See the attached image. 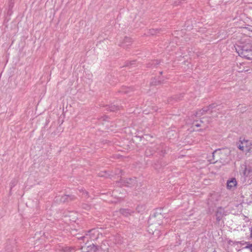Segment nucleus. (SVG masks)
<instances>
[{
	"instance_id": "obj_2",
	"label": "nucleus",
	"mask_w": 252,
	"mask_h": 252,
	"mask_svg": "<svg viewBox=\"0 0 252 252\" xmlns=\"http://www.w3.org/2000/svg\"><path fill=\"white\" fill-rule=\"evenodd\" d=\"M238 148L244 152L248 153L252 152V140L240 138L237 143Z\"/></svg>"
},
{
	"instance_id": "obj_17",
	"label": "nucleus",
	"mask_w": 252,
	"mask_h": 252,
	"mask_svg": "<svg viewBox=\"0 0 252 252\" xmlns=\"http://www.w3.org/2000/svg\"><path fill=\"white\" fill-rule=\"evenodd\" d=\"M128 181H127V184H131V183H130L129 182H130V183H132V182H133L134 181V180L131 179H129L128 180Z\"/></svg>"
},
{
	"instance_id": "obj_6",
	"label": "nucleus",
	"mask_w": 252,
	"mask_h": 252,
	"mask_svg": "<svg viewBox=\"0 0 252 252\" xmlns=\"http://www.w3.org/2000/svg\"><path fill=\"white\" fill-rule=\"evenodd\" d=\"M216 105L215 104H212L209 106L208 108H204L202 110H199L198 112L196 113V115L198 116H200V115H203L205 112H207L209 111L210 110H212L216 107Z\"/></svg>"
},
{
	"instance_id": "obj_5",
	"label": "nucleus",
	"mask_w": 252,
	"mask_h": 252,
	"mask_svg": "<svg viewBox=\"0 0 252 252\" xmlns=\"http://www.w3.org/2000/svg\"><path fill=\"white\" fill-rule=\"evenodd\" d=\"M237 181L235 178H232L227 180V188L228 189H233L237 185Z\"/></svg>"
},
{
	"instance_id": "obj_10",
	"label": "nucleus",
	"mask_w": 252,
	"mask_h": 252,
	"mask_svg": "<svg viewBox=\"0 0 252 252\" xmlns=\"http://www.w3.org/2000/svg\"><path fill=\"white\" fill-rule=\"evenodd\" d=\"M74 198V196H69L68 195H65L63 196H62L61 199V201L62 202H65L66 201H68V200H72Z\"/></svg>"
},
{
	"instance_id": "obj_15",
	"label": "nucleus",
	"mask_w": 252,
	"mask_h": 252,
	"mask_svg": "<svg viewBox=\"0 0 252 252\" xmlns=\"http://www.w3.org/2000/svg\"><path fill=\"white\" fill-rule=\"evenodd\" d=\"M250 238L252 241V225L250 228Z\"/></svg>"
},
{
	"instance_id": "obj_7",
	"label": "nucleus",
	"mask_w": 252,
	"mask_h": 252,
	"mask_svg": "<svg viewBox=\"0 0 252 252\" xmlns=\"http://www.w3.org/2000/svg\"><path fill=\"white\" fill-rule=\"evenodd\" d=\"M224 215V209L221 207L217 209V211L216 213V216L217 220H220Z\"/></svg>"
},
{
	"instance_id": "obj_11",
	"label": "nucleus",
	"mask_w": 252,
	"mask_h": 252,
	"mask_svg": "<svg viewBox=\"0 0 252 252\" xmlns=\"http://www.w3.org/2000/svg\"><path fill=\"white\" fill-rule=\"evenodd\" d=\"M89 235L91 236V237L92 239H94L95 238H94L93 236H92V235H94L95 234H98V231L95 229H92L91 230H90L89 232Z\"/></svg>"
},
{
	"instance_id": "obj_13",
	"label": "nucleus",
	"mask_w": 252,
	"mask_h": 252,
	"mask_svg": "<svg viewBox=\"0 0 252 252\" xmlns=\"http://www.w3.org/2000/svg\"><path fill=\"white\" fill-rule=\"evenodd\" d=\"M145 209V207L143 205H139L136 208V210L139 213L142 212Z\"/></svg>"
},
{
	"instance_id": "obj_3",
	"label": "nucleus",
	"mask_w": 252,
	"mask_h": 252,
	"mask_svg": "<svg viewBox=\"0 0 252 252\" xmlns=\"http://www.w3.org/2000/svg\"><path fill=\"white\" fill-rule=\"evenodd\" d=\"M240 173L245 178H252V160L248 161L245 164L241 165Z\"/></svg>"
},
{
	"instance_id": "obj_12",
	"label": "nucleus",
	"mask_w": 252,
	"mask_h": 252,
	"mask_svg": "<svg viewBox=\"0 0 252 252\" xmlns=\"http://www.w3.org/2000/svg\"><path fill=\"white\" fill-rule=\"evenodd\" d=\"M121 213L124 215L127 216L128 214H130L129 210L126 209H122L120 210Z\"/></svg>"
},
{
	"instance_id": "obj_9",
	"label": "nucleus",
	"mask_w": 252,
	"mask_h": 252,
	"mask_svg": "<svg viewBox=\"0 0 252 252\" xmlns=\"http://www.w3.org/2000/svg\"><path fill=\"white\" fill-rule=\"evenodd\" d=\"M131 38L126 37L124 39V41L120 44V45L124 47H126L129 46L131 44Z\"/></svg>"
},
{
	"instance_id": "obj_16",
	"label": "nucleus",
	"mask_w": 252,
	"mask_h": 252,
	"mask_svg": "<svg viewBox=\"0 0 252 252\" xmlns=\"http://www.w3.org/2000/svg\"><path fill=\"white\" fill-rule=\"evenodd\" d=\"M245 248L247 249H249L250 250L251 252H252V244H250L247 246Z\"/></svg>"
},
{
	"instance_id": "obj_1",
	"label": "nucleus",
	"mask_w": 252,
	"mask_h": 252,
	"mask_svg": "<svg viewBox=\"0 0 252 252\" xmlns=\"http://www.w3.org/2000/svg\"><path fill=\"white\" fill-rule=\"evenodd\" d=\"M246 37V39L240 41L235 47L240 56L251 60H252V44L248 36Z\"/></svg>"
},
{
	"instance_id": "obj_14",
	"label": "nucleus",
	"mask_w": 252,
	"mask_h": 252,
	"mask_svg": "<svg viewBox=\"0 0 252 252\" xmlns=\"http://www.w3.org/2000/svg\"><path fill=\"white\" fill-rule=\"evenodd\" d=\"M80 192H82L83 194L85 195V196H87L88 195V192H87L85 190H84L83 189H81L79 190Z\"/></svg>"
},
{
	"instance_id": "obj_4",
	"label": "nucleus",
	"mask_w": 252,
	"mask_h": 252,
	"mask_svg": "<svg viewBox=\"0 0 252 252\" xmlns=\"http://www.w3.org/2000/svg\"><path fill=\"white\" fill-rule=\"evenodd\" d=\"M219 155L220 157V160L223 163H227L230 160L229 156L230 150L228 148L222 150H218L213 153V156Z\"/></svg>"
},
{
	"instance_id": "obj_8",
	"label": "nucleus",
	"mask_w": 252,
	"mask_h": 252,
	"mask_svg": "<svg viewBox=\"0 0 252 252\" xmlns=\"http://www.w3.org/2000/svg\"><path fill=\"white\" fill-rule=\"evenodd\" d=\"M192 127L193 128V130H196L195 127H203V122L202 121H194L191 124Z\"/></svg>"
}]
</instances>
